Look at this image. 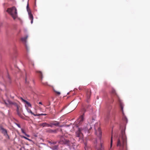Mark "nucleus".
I'll return each instance as SVG.
<instances>
[{"instance_id":"1a4fd4ad","label":"nucleus","mask_w":150,"mask_h":150,"mask_svg":"<svg viewBox=\"0 0 150 150\" xmlns=\"http://www.w3.org/2000/svg\"><path fill=\"white\" fill-rule=\"evenodd\" d=\"M91 95V90L90 89L88 90L86 93L87 98V99H89L90 98Z\"/></svg>"},{"instance_id":"cd10ccee","label":"nucleus","mask_w":150,"mask_h":150,"mask_svg":"<svg viewBox=\"0 0 150 150\" xmlns=\"http://www.w3.org/2000/svg\"><path fill=\"white\" fill-rule=\"evenodd\" d=\"M52 125H51V123H50V125H49L48 124V127H52Z\"/></svg>"},{"instance_id":"4be33fe9","label":"nucleus","mask_w":150,"mask_h":150,"mask_svg":"<svg viewBox=\"0 0 150 150\" xmlns=\"http://www.w3.org/2000/svg\"><path fill=\"white\" fill-rule=\"evenodd\" d=\"M120 108H121V110L122 111V113H123V105H122V103H120Z\"/></svg>"},{"instance_id":"9b49d317","label":"nucleus","mask_w":150,"mask_h":150,"mask_svg":"<svg viewBox=\"0 0 150 150\" xmlns=\"http://www.w3.org/2000/svg\"><path fill=\"white\" fill-rule=\"evenodd\" d=\"M21 100H22V102H23L24 103H26L28 105V106H29V107H31V105L30 103H29V102H28L26 100H24V99H23L22 98H21Z\"/></svg>"},{"instance_id":"f8f14e48","label":"nucleus","mask_w":150,"mask_h":150,"mask_svg":"<svg viewBox=\"0 0 150 150\" xmlns=\"http://www.w3.org/2000/svg\"><path fill=\"white\" fill-rule=\"evenodd\" d=\"M28 14L29 16V18L31 20V23L32 24L33 21V15L30 12H28Z\"/></svg>"},{"instance_id":"f257e3e1","label":"nucleus","mask_w":150,"mask_h":150,"mask_svg":"<svg viewBox=\"0 0 150 150\" xmlns=\"http://www.w3.org/2000/svg\"><path fill=\"white\" fill-rule=\"evenodd\" d=\"M127 137L125 134V131L122 130L117 139V146L119 147L120 150H122L125 147H127Z\"/></svg>"},{"instance_id":"20e7f679","label":"nucleus","mask_w":150,"mask_h":150,"mask_svg":"<svg viewBox=\"0 0 150 150\" xmlns=\"http://www.w3.org/2000/svg\"><path fill=\"white\" fill-rule=\"evenodd\" d=\"M99 125L98 123L96 124L94 128L95 130V133L100 138L101 137L102 132L100 129V128L99 127H98L97 126Z\"/></svg>"},{"instance_id":"6e6552de","label":"nucleus","mask_w":150,"mask_h":150,"mask_svg":"<svg viewBox=\"0 0 150 150\" xmlns=\"http://www.w3.org/2000/svg\"><path fill=\"white\" fill-rule=\"evenodd\" d=\"M2 103L4 104H5L7 106H9V105L11 104V102L9 101H6L4 100L3 98H2Z\"/></svg>"},{"instance_id":"aec40b11","label":"nucleus","mask_w":150,"mask_h":150,"mask_svg":"<svg viewBox=\"0 0 150 150\" xmlns=\"http://www.w3.org/2000/svg\"><path fill=\"white\" fill-rule=\"evenodd\" d=\"M21 137L22 138H24V139H27V140L30 141H32V140L31 139H30L29 138H27L26 137H25L24 136H21Z\"/></svg>"},{"instance_id":"dca6fc26","label":"nucleus","mask_w":150,"mask_h":150,"mask_svg":"<svg viewBox=\"0 0 150 150\" xmlns=\"http://www.w3.org/2000/svg\"><path fill=\"white\" fill-rule=\"evenodd\" d=\"M28 37V36H27L24 37L22 38L21 39V40L23 42H25L26 41V40L27 39Z\"/></svg>"},{"instance_id":"7ed1b4c3","label":"nucleus","mask_w":150,"mask_h":150,"mask_svg":"<svg viewBox=\"0 0 150 150\" xmlns=\"http://www.w3.org/2000/svg\"><path fill=\"white\" fill-rule=\"evenodd\" d=\"M7 11L10 14L14 19L17 18V13L16 8L15 6L8 8L7 10Z\"/></svg>"},{"instance_id":"f704fd0d","label":"nucleus","mask_w":150,"mask_h":150,"mask_svg":"<svg viewBox=\"0 0 150 150\" xmlns=\"http://www.w3.org/2000/svg\"><path fill=\"white\" fill-rule=\"evenodd\" d=\"M28 5L27 6V10L28 11Z\"/></svg>"},{"instance_id":"393cba45","label":"nucleus","mask_w":150,"mask_h":150,"mask_svg":"<svg viewBox=\"0 0 150 150\" xmlns=\"http://www.w3.org/2000/svg\"><path fill=\"white\" fill-rule=\"evenodd\" d=\"M21 131L22 133L24 134L26 133L24 130L23 129H21Z\"/></svg>"},{"instance_id":"a878e982","label":"nucleus","mask_w":150,"mask_h":150,"mask_svg":"<svg viewBox=\"0 0 150 150\" xmlns=\"http://www.w3.org/2000/svg\"><path fill=\"white\" fill-rule=\"evenodd\" d=\"M28 112L31 113L32 114H33V113L32 112V111L30 109H29V110H28Z\"/></svg>"},{"instance_id":"c756f323","label":"nucleus","mask_w":150,"mask_h":150,"mask_svg":"<svg viewBox=\"0 0 150 150\" xmlns=\"http://www.w3.org/2000/svg\"><path fill=\"white\" fill-rule=\"evenodd\" d=\"M1 114L3 116V117L4 118V117H5V115H4V114L2 113V112H1Z\"/></svg>"},{"instance_id":"5701e85b","label":"nucleus","mask_w":150,"mask_h":150,"mask_svg":"<svg viewBox=\"0 0 150 150\" xmlns=\"http://www.w3.org/2000/svg\"><path fill=\"white\" fill-rule=\"evenodd\" d=\"M7 78L8 79V81H9V82L10 83L11 82V78L8 75L7 76Z\"/></svg>"},{"instance_id":"ddd939ff","label":"nucleus","mask_w":150,"mask_h":150,"mask_svg":"<svg viewBox=\"0 0 150 150\" xmlns=\"http://www.w3.org/2000/svg\"><path fill=\"white\" fill-rule=\"evenodd\" d=\"M48 124L46 122H44L42 123H40L39 124V126L44 127H48Z\"/></svg>"},{"instance_id":"72a5a7b5","label":"nucleus","mask_w":150,"mask_h":150,"mask_svg":"<svg viewBox=\"0 0 150 150\" xmlns=\"http://www.w3.org/2000/svg\"><path fill=\"white\" fill-rule=\"evenodd\" d=\"M57 146H54V149H57Z\"/></svg>"},{"instance_id":"0eeeda50","label":"nucleus","mask_w":150,"mask_h":150,"mask_svg":"<svg viewBox=\"0 0 150 150\" xmlns=\"http://www.w3.org/2000/svg\"><path fill=\"white\" fill-rule=\"evenodd\" d=\"M46 132L50 133H57V130L56 129L52 130L49 128L47 129Z\"/></svg>"},{"instance_id":"412c9836","label":"nucleus","mask_w":150,"mask_h":150,"mask_svg":"<svg viewBox=\"0 0 150 150\" xmlns=\"http://www.w3.org/2000/svg\"><path fill=\"white\" fill-rule=\"evenodd\" d=\"M113 134L112 133V136L111 139L110 141V147L111 148L112 146V136H113Z\"/></svg>"},{"instance_id":"7c9ffc66","label":"nucleus","mask_w":150,"mask_h":150,"mask_svg":"<svg viewBox=\"0 0 150 150\" xmlns=\"http://www.w3.org/2000/svg\"><path fill=\"white\" fill-rule=\"evenodd\" d=\"M25 136H26L27 137H30V135H28V134H27L26 133H25Z\"/></svg>"},{"instance_id":"a211bd4d","label":"nucleus","mask_w":150,"mask_h":150,"mask_svg":"<svg viewBox=\"0 0 150 150\" xmlns=\"http://www.w3.org/2000/svg\"><path fill=\"white\" fill-rule=\"evenodd\" d=\"M17 112L18 115L20 117L21 116V114L20 112L19 111V108L18 106L17 105Z\"/></svg>"},{"instance_id":"f3484780","label":"nucleus","mask_w":150,"mask_h":150,"mask_svg":"<svg viewBox=\"0 0 150 150\" xmlns=\"http://www.w3.org/2000/svg\"><path fill=\"white\" fill-rule=\"evenodd\" d=\"M111 93L112 94H115L116 96L117 97V98H119L118 95H117V94L116 93L115 91V90H114V89L112 88L111 91Z\"/></svg>"},{"instance_id":"bb28decb","label":"nucleus","mask_w":150,"mask_h":150,"mask_svg":"<svg viewBox=\"0 0 150 150\" xmlns=\"http://www.w3.org/2000/svg\"><path fill=\"white\" fill-rule=\"evenodd\" d=\"M32 115H33L35 116H40V115L39 114H34L33 113V114H32Z\"/></svg>"},{"instance_id":"423d86ee","label":"nucleus","mask_w":150,"mask_h":150,"mask_svg":"<svg viewBox=\"0 0 150 150\" xmlns=\"http://www.w3.org/2000/svg\"><path fill=\"white\" fill-rule=\"evenodd\" d=\"M35 72L36 73L38 74L40 78L41 82L43 84V83L42 82V81L43 78V74L42 72L41 71L38 70H36Z\"/></svg>"},{"instance_id":"f03ea898","label":"nucleus","mask_w":150,"mask_h":150,"mask_svg":"<svg viewBox=\"0 0 150 150\" xmlns=\"http://www.w3.org/2000/svg\"><path fill=\"white\" fill-rule=\"evenodd\" d=\"M92 127L89 124H87L86 126L84 128H79L78 130L76 132V137L79 138V141L80 140H82L83 137V132H86V131H88Z\"/></svg>"},{"instance_id":"e433bc0d","label":"nucleus","mask_w":150,"mask_h":150,"mask_svg":"<svg viewBox=\"0 0 150 150\" xmlns=\"http://www.w3.org/2000/svg\"><path fill=\"white\" fill-rule=\"evenodd\" d=\"M109 150H110V149Z\"/></svg>"},{"instance_id":"9d476101","label":"nucleus","mask_w":150,"mask_h":150,"mask_svg":"<svg viewBox=\"0 0 150 150\" xmlns=\"http://www.w3.org/2000/svg\"><path fill=\"white\" fill-rule=\"evenodd\" d=\"M84 118L83 117V115L81 116L79 118L78 120V122H79V123L80 124L81 122H83L84 120Z\"/></svg>"},{"instance_id":"473e14b6","label":"nucleus","mask_w":150,"mask_h":150,"mask_svg":"<svg viewBox=\"0 0 150 150\" xmlns=\"http://www.w3.org/2000/svg\"><path fill=\"white\" fill-rule=\"evenodd\" d=\"M85 146H84V148H85V150H86V148H85V147H86V146H87V145H86V143L85 144Z\"/></svg>"},{"instance_id":"c9c22d12","label":"nucleus","mask_w":150,"mask_h":150,"mask_svg":"<svg viewBox=\"0 0 150 150\" xmlns=\"http://www.w3.org/2000/svg\"><path fill=\"white\" fill-rule=\"evenodd\" d=\"M39 104H41V105H42V102H39Z\"/></svg>"},{"instance_id":"39448f33","label":"nucleus","mask_w":150,"mask_h":150,"mask_svg":"<svg viewBox=\"0 0 150 150\" xmlns=\"http://www.w3.org/2000/svg\"><path fill=\"white\" fill-rule=\"evenodd\" d=\"M1 132L6 138L9 139V137L8 134V131L6 129L1 126Z\"/></svg>"},{"instance_id":"6ab92c4d","label":"nucleus","mask_w":150,"mask_h":150,"mask_svg":"<svg viewBox=\"0 0 150 150\" xmlns=\"http://www.w3.org/2000/svg\"><path fill=\"white\" fill-rule=\"evenodd\" d=\"M103 147L102 146V144L101 143L100 145V147L98 148L97 150H103Z\"/></svg>"},{"instance_id":"b1692460","label":"nucleus","mask_w":150,"mask_h":150,"mask_svg":"<svg viewBox=\"0 0 150 150\" xmlns=\"http://www.w3.org/2000/svg\"><path fill=\"white\" fill-rule=\"evenodd\" d=\"M54 92L57 93V94L58 95L60 94V93L59 92L57 91H54Z\"/></svg>"},{"instance_id":"2eb2a0df","label":"nucleus","mask_w":150,"mask_h":150,"mask_svg":"<svg viewBox=\"0 0 150 150\" xmlns=\"http://www.w3.org/2000/svg\"><path fill=\"white\" fill-rule=\"evenodd\" d=\"M51 124L55 126H59V122L57 121H54L51 123Z\"/></svg>"},{"instance_id":"c85d7f7f","label":"nucleus","mask_w":150,"mask_h":150,"mask_svg":"<svg viewBox=\"0 0 150 150\" xmlns=\"http://www.w3.org/2000/svg\"><path fill=\"white\" fill-rule=\"evenodd\" d=\"M40 115H47V114L42 113V114H40Z\"/></svg>"},{"instance_id":"2f4dec72","label":"nucleus","mask_w":150,"mask_h":150,"mask_svg":"<svg viewBox=\"0 0 150 150\" xmlns=\"http://www.w3.org/2000/svg\"><path fill=\"white\" fill-rule=\"evenodd\" d=\"M17 125L18 127L20 128H21V126L19 124H17Z\"/></svg>"},{"instance_id":"4468645a","label":"nucleus","mask_w":150,"mask_h":150,"mask_svg":"<svg viewBox=\"0 0 150 150\" xmlns=\"http://www.w3.org/2000/svg\"><path fill=\"white\" fill-rule=\"evenodd\" d=\"M63 142V143L67 144V145H69V140L67 139H64V140H62V141Z\"/></svg>"}]
</instances>
